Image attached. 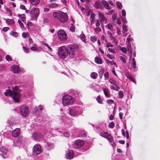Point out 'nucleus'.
<instances>
[{
    "label": "nucleus",
    "mask_w": 160,
    "mask_h": 160,
    "mask_svg": "<svg viewBox=\"0 0 160 160\" xmlns=\"http://www.w3.org/2000/svg\"><path fill=\"white\" fill-rule=\"evenodd\" d=\"M12 90H7L4 92V94L6 96L11 97L13 99L14 102H19L20 101L21 98V95L20 93V90L17 86H12Z\"/></svg>",
    "instance_id": "1"
},
{
    "label": "nucleus",
    "mask_w": 160,
    "mask_h": 160,
    "mask_svg": "<svg viewBox=\"0 0 160 160\" xmlns=\"http://www.w3.org/2000/svg\"><path fill=\"white\" fill-rule=\"evenodd\" d=\"M52 15L55 18L62 23L66 22L68 19L67 13L61 11H58L54 12L52 13Z\"/></svg>",
    "instance_id": "2"
},
{
    "label": "nucleus",
    "mask_w": 160,
    "mask_h": 160,
    "mask_svg": "<svg viewBox=\"0 0 160 160\" xmlns=\"http://www.w3.org/2000/svg\"><path fill=\"white\" fill-rule=\"evenodd\" d=\"M75 101V99L69 95H64L62 98V104L65 106L72 105Z\"/></svg>",
    "instance_id": "3"
},
{
    "label": "nucleus",
    "mask_w": 160,
    "mask_h": 160,
    "mask_svg": "<svg viewBox=\"0 0 160 160\" xmlns=\"http://www.w3.org/2000/svg\"><path fill=\"white\" fill-rule=\"evenodd\" d=\"M68 47L65 46H62L58 49V54L60 58L62 59L66 58L68 56Z\"/></svg>",
    "instance_id": "4"
},
{
    "label": "nucleus",
    "mask_w": 160,
    "mask_h": 160,
    "mask_svg": "<svg viewBox=\"0 0 160 160\" xmlns=\"http://www.w3.org/2000/svg\"><path fill=\"white\" fill-rule=\"evenodd\" d=\"M68 56L70 58L74 57L75 55V49L74 45H69L68 47Z\"/></svg>",
    "instance_id": "5"
},
{
    "label": "nucleus",
    "mask_w": 160,
    "mask_h": 160,
    "mask_svg": "<svg viewBox=\"0 0 160 160\" xmlns=\"http://www.w3.org/2000/svg\"><path fill=\"white\" fill-rule=\"evenodd\" d=\"M58 36L59 39L61 41H65L67 40V33L63 30L61 29L58 31Z\"/></svg>",
    "instance_id": "6"
},
{
    "label": "nucleus",
    "mask_w": 160,
    "mask_h": 160,
    "mask_svg": "<svg viewBox=\"0 0 160 160\" xmlns=\"http://www.w3.org/2000/svg\"><path fill=\"white\" fill-rule=\"evenodd\" d=\"M32 137L35 140H43V136L38 132L35 131L32 134Z\"/></svg>",
    "instance_id": "7"
},
{
    "label": "nucleus",
    "mask_w": 160,
    "mask_h": 160,
    "mask_svg": "<svg viewBox=\"0 0 160 160\" xmlns=\"http://www.w3.org/2000/svg\"><path fill=\"white\" fill-rule=\"evenodd\" d=\"M20 112L21 115L25 117L28 116L29 113L28 107L24 105H22L21 106Z\"/></svg>",
    "instance_id": "8"
},
{
    "label": "nucleus",
    "mask_w": 160,
    "mask_h": 160,
    "mask_svg": "<svg viewBox=\"0 0 160 160\" xmlns=\"http://www.w3.org/2000/svg\"><path fill=\"white\" fill-rule=\"evenodd\" d=\"M99 135L101 136L106 138L110 142H111L112 141V137L107 132L102 131L100 133Z\"/></svg>",
    "instance_id": "9"
},
{
    "label": "nucleus",
    "mask_w": 160,
    "mask_h": 160,
    "mask_svg": "<svg viewBox=\"0 0 160 160\" xmlns=\"http://www.w3.org/2000/svg\"><path fill=\"white\" fill-rule=\"evenodd\" d=\"M83 141L81 140H77L75 141L73 144V147L75 148H78L81 147L84 144Z\"/></svg>",
    "instance_id": "10"
},
{
    "label": "nucleus",
    "mask_w": 160,
    "mask_h": 160,
    "mask_svg": "<svg viewBox=\"0 0 160 160\" xmlns=\"http://www.w3.org/2000/svg\"><path fill=\"white\" fill-rule=\"evenodd\" d=\"M31 17L33 18H35L38 17L39 14V9L34 8L32 9L31 12Z\"/></svg>",
    "instance_id": "11"
},
{
    "label": "nucleus",
    "mask_w": 160,
    "mask_h": 160,
    "mask_svg": "<svg viewBox=\"0 0 160 160\" xmlns=\"http://www.w3.org/2000/svg\"><path fill=\"white\" fill-rule=\"evenodd\" d=\"M33 153L35 155L39 154L41 152L40 146L38 144L35 145L33 148Z\"/></svg>",
    "instance_id": "12"
},
{
    "label": "nucleus",
    "mask_w": 160,
    "mask_h": 160,
    "mask_svg": "<svg viewBox=\"0 0 160 160\" xmlns=\"http://www.w3.org/2000/svg\"><path fill=\"white\" fill-rule=\"evenodd\" d=\"M69 115L72 117H77L80 115V112L77 109L70 108L69 110Z\"/></svg>",
    "instance_id": "13"
},
{
    "label": "nucleus",
    "mask_w": 160,
    "mask_h": 160,
    "mask_svg": "<svg viewBox=\"0 0 160 160\" xmlns=\"http://www.w3.org/2000/svg\"><path fill=\"white\" fill-rule=\"evenodd\" d=\"M8 150L4 147H2L0 149V155L3 158H6L8 156Z\"/></svg>",
    "instance_id": "14"
},
{
    "label": "nucleus",
    "mask_w": 160,
    "mask_h": 160,
    "mask_svg": "<svg viewBox=\"0 0 160 160\" xmlns=\"http://www.w3.org/2000/svg\"><path fill=\"white\" fill-rule=\"evenodd\" d=\"M98 15L100 22L102 24L106 23L107 21L104 14L101 12H99Z\"/></svg>",
    "instance_id": "15"
},
{
    "label": "nucleus",
    "mask_w": 160,
    "mask_h": 160,
    "mask_svg": "<svg viewBox=\"0 0 160 160\" xmlns=\"http://www.w3.org/2000/svg\"><path fill=\"white\" fill-rule=\"evenodd\" d=\"M24 143V141L23 139H18V140L13 142V145L15 147L22 146Z\"/></svg>",
    "instance_id": "16"
},
{
    "label": "nucleus",
    "mask_w": 160,
    "mask_h": 160,
    "mask_svg": "<svg viewBox=\"0 0 160 160\" xmlns=\"http://www.w3.org/2000/svg\"><path fill=\"white\" fill-rule=\"evenodd\" d=\"M11 70L14 73H18L20 72V68L17 65H12L11 68Z\"/></svg>",
    "instance_id": "17"
},
{
    "label": "nucleus",
    "mask_w": 160,
    "mask_h": 160,
    "mask_svg": "<svg viewBox=\"0 0 160 160\" xmlns=\"http://www.w3.org/2000/svg\"><path fill=\"white\" fill-rule=\"evenodd\" d=\"M66 158L68 159H71L74 157V152L72 150H69L67 151L66 154Z\"/></svg>",
    "instance_id": "18"
},
{
    "label": "nucleus",
    "mask_w": 160,
    "mask_h": 160,
    "mask_svg": "<svg viewBox=\"0 0 160 160\" xmlns=\"http://www.w3.org/2000/svg\"><path fill=\"white\" fill-rule=\"evenodd\" d=\"M59 117L60 120V122H61V124L64 125L65 127H67V125L66 124V118L64 114L62 115L61 116H59Z\"/></svg>",
    "instance_id": "19"
},
{
    "label": "nucleus",
    "mask_w": 160,
    "mask_h": 160,
    "mask_svg": "<svg viewBox=\"0 0 160 160\" xmlns=\"http://www.w3.org/2000/svg\"><path fill=\"white\" fill-rule=\"evenodd\" d=\"M20 132V130L19 128H16L12 131V136L14 137H17L19 135Z\"/></svg>",
    "instance_id": "20"
},
{
    "label": "nucleus",
    "mask_w": 160,
    "mask_h": 160,
    "mask_svg": "<svg viewBox=\"0 0 160 160\" xmlns=\"http://www.w3.org/2000/svg\"><path fill=\"white\" fill-rule=\"evenodd\" d=\"M56 132L57 133V134L60 135L61 136H64L66 137H68L69 136V134L68 132H59L58 130L56 131Z\"/></svg>",
    "instance_id": "21"
},
{
    "label": "nucleus",
    "mask_w": 160,
    "mask_h": 160,
    "mask_svg": "<svg viewBox=\"0 0 160 160\" xmlns=\"http://www.w3.org/2000/svg\"><path fill=\"white\" fill-rule=\"evenodd\" d=\"M102 4V5L104 6V8L107 10H109L110 9V7L108 3V2L104 0H102L101 1Z\"/></svg>",
    "instance_id": "22"
},
{
    "label": "nucleus",
    "mask_w": 160,
    "mask_h": 160,
    "mask_svg": "<svg viewBox=\"0 0 160 160\" xmlns=\"http://www.w3.org/2000/svg\"><path fill=\"white\" fill-rule=\"evenodd\" d=\"M40 0H29L30 2L32 4L37 5L39 4Z\"/></svg>",
    "instance_id": "23"
},
{
    "label": "nucleus",
    "mask_w": 160,
    "mask_h": 160,
    "mask_svg": "<svg viewBox=\"0 0 160 160\" xmlns=\"http://www.w3.org/2000/svg\"><path fill=\"white\" fill-rule=\"evenodd\" d=\"M49 7L52 8H55L59 6V5L55 2L52 3L48 4Z\"/></svg>",
    "instance_id": "24"
},
{
    "label": "nucleus",
    "mask_w": 160,
    "mask_h": 160,
    "mask_svg": "<svg viewBox=\"0 0 160 160\" xmlns=\"http://www.w3.org/2000/svg\"><path fill=\"white\" fill-rule=\"evenodd\" d=\"M103 92L105 95L108 98L110 97V92L108 89H105L103 90Z\"/></svg>",
    "instance_id": "25"
},
{
    "label": "nucleus",
    "mask_w": 160,
    "mask_h": 160,
    "mask_svg": "<svg viewBox=\"0 0 160 160\" xmlns=\"http://www.w3.org/2000/svg\"><path fill=\"white\" fill-rule=\"evenodd\" d=\"M126 76L128 78V79H129L131 80V81H132L133 82H135V81H134L133 80V77H132V75L130 74L128 72H127L125 74Z\"/></svg>",
    "instance_id": "26"
},
{
    "label": "nucleus",
    "mask_w": 160,
    "mask_h": 160,
    "mask_svg": "<svg viewBox=\"0 0 160 160\" xmlns=\"http://www.w3.org/2000/svg\"><path fill=\"white\" fill-rule=\"evenodd\" d=\"M79 38H80L81 40L85 43H86V41L85 39L86 37L85 35L84 34H81L79 36Z\"/></svg>",
    "instance_id": "27"
},
{
    "label": "nucleus",
    "mask_w": 160,
    "mask_h": 160,
    "mask_svg": "<svg viewBox=\"0 0 160 160\" xmlns=\"http://www.w3.org/2000/svg\"><path fill=\"white\" fill-rule=\"evenodd\" d=\"M95 62L98 64H101L102 63V59L96 57L95 58Z\"/></svg>",
    "instance_id": "28"
},
{
    "label": "nucleus",
    "mask_w": 160,
    "mask_h": 160,
    "mask_svg": "<svg viewBox=\"0 0 160 160\" xmlns=\"http://www.w3.org/2000/svg\"><path fill=\"white\" fill-rule=\"evenodd\" d=\"M46 146L48 149L50 150L53 147L54 145L52 143L48 142Z\"/></svg>",
    "instance_id": "29"
},
{
    "label": "nucleus",
    "mask_w": 160,
    "mask_h": 160,
    "mask_svg": "<svg viewBox=\"0 0 160 160\" xmlns=\"http://www.w3.org/2000/svg\"><path fill=\"white\" fill-rule=\"evenodd\" d=\"M126 57L125 56H120V59L124 63H125L126 62Z\"/></svg>",
    "instance_id": "30"
},
{
    "label": "nucleus",
    "mask_w": 160,
    "mask_h": 160,
    "mask_svg": "<svg viewBox=\"0 0 160 160\" xmlns=\"http://www.w3.org/2000/svg\"><path fill=\"white\" fill-rule=\"evenodd\" d=\"M18 16L19 18L21 19L22 21L23 22L26 20V17L24 14H18Z\"/></svg>",
    "instance_id": "31"
},
{
    "label": "nucleus",
    "mask_w": 160,
    "mask_h": 160,
    "mask_svg": "<svg viewBox=\"0 0 160 160\" xmlns=\"http://www.w3.org/2000/svg\"><path fill=\"white\" fill-rule=\"evenodd\" d=\"M119 49L121 50L122 52H123L124 54H127V48L125 47H120L119 48Z\"/></svg>",
    "instance_id": "32"
},
{
    "label": "nucleus",
    "mask_w": 160,
    "mask_h": 160,
    "mask_svg": "<svg viewBox=\"0 0 160 160\" xmlns=\"http://www.w3.org/2000/svg\"><path fill=\"white\" fill-rule=\"evenodd\" d=\"M101 6V4L98 1H96L94 5V7L96 8H99Z\"/></svg>",
    "instance_id": "33"
},
{
    "label": "nucleus",
    "mask_w": 160,
    "mask_h": 160,
    "mask_svg": "<svg viewBox=\"0 0 160 160\" xmlns=\"http://www.w3.org/2000/svg\"><path fill=\"white\" fill-rule=\"evenodd\" d=\"M116 5L118 9H121L122 8V3L118 1L116 2Z\"/></svg>",
    "instance_id": "34"
},
{
    "label": "nucleus",
    "mask_w": 160,
    "mask_h": 160,
    "mask_svg": "<svg viewBox=\"0 0 160 160\" xmlns=\"http://www.w3.org/2000/svg\"><path fill=\"white\" fill-rule=\"evenodd\" d=\"M90 40L92 42H94L97 41V38L95 36H91L90 38Z\"/></svg>",
    "instance_id": "35"
},
{
    "label": "nucleus",
    "mask_w": 160,
    "mask_h": 160,
    "mask_svg": "<svg viewBox=\"0 0 160 160\" xmlns=\"http://www.w3.org/2000/svg\"><path fill=\"white\" fill-rule=\"evenodd\" d=\"M131 65L134 71L137 70L138 69L136 67V62H132Z\"/></svg>",
    "instance_id": "36"
},
{
    "label": "nucleus",
    "mask_w": 160,
    "mask_h": 160,
    "mask_svg": "<svg viewBox=\"0 0 160 160\" xmlns=\"http://www.w3.org/2000/svg\"><path fill=\"white\" fill-rule=\"evenodd\" d=\"M98 76L97 74L95 72L92 73L91 74V78L93 79H96Z\"/></svg>",
    "instance_id": "37"
},
{
    "label": "nucleus",
    "mask_w": 160,
    "mask_h": 160,
    "mask_svg": "<svg viewBox=\"0 0 160 160\" xmlns=\"http://www.w3.org/2000/svg\"><path fill=\"white\" fill-rule=\"evenodd\" d=\"M109 82L112 84H113L114 85H116L117 83L115 80L112 79H110L109 80Z\"/></svg>",
    "instance_id": "38"
},
{
    "label": "nucleus",
    "mask_w": 160,
    "mask_h": 160,
    "mask_svg": "<svg viewBox=\"0 0 160 160\" xmlns=\"http://www.w3.org/2000/svg\"><path fill=\"white\" fill-rule=\"evenodd\" d=\"M96 100L98 103L100 104L102 103L103 102L102 100L101 99V97L100 96H98L96 98Z\"/></svg>",
    "instance_id": "39"
},
{
    "label": "nucleus",
    "mask_w": 160,
    "mask_h": 160,
    "mask_svg": "<svg viewBox=\"0 0 160 160\" xmlns=\"http://www.w3.org/2000/svg\"><path fill=\"white\" fill-rule=\"evenodd\" d=\"M10 34L15 37H17L18 36V34L17 32L13 31H12L10 32Z\"/></svg>",
    "instance_id": "40"
},
{
    "label": "nucleus",
    "mask_w": 160,
    "mask_h": 160,
    "mask_svg": "<svg viewBox=\"0 0 160 160\" xmlns=\"http://www.w3.org/2000/svg\"><path fill=\"white\" fill-rule=\"evenodd\" d=\"M30 49L31 50L35 51L37 50L36 45L35 44H33V46L31 47L30 48Z\"/></svg>",
    "instance_id": "41"
},
{
    "label": "nucleus",
    "mask_w": 160,
    "mask_h": 160,
    "mask_svg": "<svg viewBox=\"0 0 160 160\" xmlns=\"http://www.w3.org/2000/svg\"><path fill=\"white\" fill-rule=\"evenodd\" d=\"M6 22L7 23H9L11 24H12L14 23V21L12 19H8L6 20Z\"/></svg>",
    "instance_id": "42"
},
{
    "label": "nucleus",
    "mask_w": 160,
    "mask_h": 160,
    "mask_svg": "<svg viewBox=\"0 0 160 160\" xmlns=\"http://www.w3.org/2000/svg\"><path fill=\"white\" fill-rule=\"evenodd\" d=\"M106 42V43L105 44V45L107 47H113V45L111 43L108 42H107V41Z\"/></svg>",
    "instance_id": "43"
},
{
    "label": "nucleus",
    "mask_w": 160,
    "mask_h": 160,
    "mask_svg": "<svg viewBox=\"0 0 160 160\" xmlns=\"http://www.w3.org/2000/svg\"><path fill=\"white\" fill-rule=\"evenodd\" d=\"M104 77L105 80H107L109 78V73L108 72H106L104 74Z\"/></svg>",
    "instance_id": "44"
},
{
    "label": "nucleus",
    "mask_w": 160,
    "mask_h": 160,
    "mask_svg": "<svg viewBox=\"0 0 160 160\" xmlns=\"http://www.w3.org/2000/svg\"><path fill=\"white\" fill-rule=\"evenodd\" d=\"M6 59L8 61H12V58L9 55H7L5 57Z\"/></svg>",
    "instance_id": "45"
},
{
    "label": "nucleus",
    "mask_w": 160,
    "mask_h": 160,
    "mask_svg": "<svg viewBox=\"0 0 160 160\" xmlns=\"http://www.w3.org/2000/svg\"><path fill=\"white\" fill-rule=\"evenodd\" d=\"M126 44L127 49L132 48H131V44L130 42H126Z\"/></svg>",
    "instance_id": "46"
},
{
    "label": "nucleus",
    "mask_w": 160,
    "mask_h": 160,
    "mask_svg": "<svg viewBox=\"0 0 160 160\" xmlns=\"http://www.w3.org/2000/svg\"><path fill=\"white\" fill-rule=\"evenodd\" d=\"M122 29L123 31H122L124 32H127L128 30L127 26L125 25H124L122 26Z\"/></svg>",
    "instance_id": "47"
},
{
    "label": "nucleus",
    "mask_w": 160,
    "mask_h": 160,
    "mask_svg": "<svg viewBox=\"0 0 160 160\" xmlns=\"http://www.w3.org/2000/svg\"><path fill=\"white\" fill-rule=\"evenodd\" d=\"M119 97L120 98H122L123 97V92L122 91H120L118 93Z\"/></svg>",
    "instance_id": "48"
},
{
    "label": "nucleus",
    "mask_w": 160,
    "mask_h": 160,
    "mask_svg": "<svg viewBox=\"0 0 160 160\" xmlns=\"http://www.w3.org/2000/svg\"><path fill=\"white\" fill-rule=\"evenodd\" d=\"M121 19L122 20V23L125 24L126 23H127V21L126 20V18L125 17H121Z\"/></svg>",
    "instance_id": "49"
},
{
    "label": "nucleus",
    "mask_w": 160,
    "mask_h": 160,
    "mask_svg": "<svg viewBox=\"0 0 160 160\" xmlns=\"http://www.w3.org/2000/svg\"><path fill=\"white\" fill-rule=\"evenodd\" d=\"M104 72V70L103 69H101L100 70V71L99 72V75L100 76V78H102L103 75V73Z\"/></svg>",
    "instance_id": "50"
},
{
    "label": "nucleus",
    "mask_w": 160,
    "mask_h": 160,
    "mask_svg": "<svg viewBox=\"0 0 160 160\" xmlns=\"http://www.w3.org/2000/svg\"><path fill=\"white\" fill-rule=\"evenodd\" d=\"M24 51L26 53H28L29 52V49L24 47H22Z\"/></svg>",
    "instance_id": "51"
},
{
    "label": "nucleus",
    "mask_w": 160,
    "mask_h": 160,
    "mask_svg": "<svg viewBox=\"0 0 160 160\" xmlns=\"http://www.w3.org/2000/svg\"><path fill=\"white\" fill-rule=\"evenodd\" d=\"M114 127V122H112L110 123L108 125V127L111 128H113Z\"/></svg>",
    "instance_id": "52"
},
{
    "label": "nucleus",
    "mask_w": 160,
    "mask_h": 160,
    "mask_svg": "<svg viewBox=\"0 0 160 160\" xmlns=\"http://www.w3.org/2000/svg\"><path fill=\"white\" fill-rule=\"evenodd\" d=\"M105 37L106 36L104 35H103L101 36V40L102 42H103V41H105V42H107V40L105 39Z\"/></svg>",
    "instance_id": "53"
},
{
    "label": "nucleus",
    "mask_w": 160,
    "mask_h": 160,
    "mask_svg": "<svg viewBox=\"0 0 160 160\" xmlns=\"http://www.w3.org/2000/svg\"><path fill=\"white\" fill-rule=\"evenodd\" d=\"M45 46L48 48V50L49 52H51L52 51V48H51V47L48 45V44L47 43H45L44 44Z\"/></svg>",
    "instance_id": "54"
},
{
    "label": "nucleus",
    "mask_w": 160,
    "mask_h": 160,
    "mask_svg": "<svg viewBox=\"0 0 160 160\" xmlns=\"http://www.w3.org/2000/svg\"><path fill=\"white\" fill-rule=\"evenodd\" d=\"M106 62L108 64H109L110 65H115L116 63L115 62H112L111 61H109V60H107L106 61Z\"/></svg>",
    "instance_id": "55"
},
{
    "label": "nucleus",
    "mask_w": 160,
    "mask_h": 160,
    "mask_svg": "<svg viewBox=\"0 0 160 160\" xmlns=\"http://www.w3.org/2000/svg\"><path fill=\"white\" fill-rule=\"evenodd\" d=\"M133 40V39L132 38L129 37H128L127 38L126 42H130L131 41H132Z\"/></svg>",
    "instance_id": "56"
},
{
    "label": "nucleus",
    "mask_w": 160,
    "mask_h": 160,
    "mask_svg": "<svg viewBox=\"0 0 160 160\" xmlns=\"http://www.w3.org/2000/svg\"><path fill=\"white\" fill-rule=\"evenodd\" d=\"M101 31V29L99 28H96L95 29V31L96 33H98Z\"/></svg>",
    "instance_id": "57"
},
{
    "label": "nucleus",
    "mask_w": 160,
    "mask_h": 160,
    "mask_svg": "<svg viewBox=\"0 0 160 160\" xmlns=\"http://www.w3.org/2000/svg\"><path fill=\"white\" fill-rule=\"evenodd\" d=\"M70 30L71 31L73 32H74L75 31V27L74 26L72 25L70 28Z\"/></svg>",
    "instance_id": "58"
},
{
    "label": "nucleus",
    "mask_w": 160,
    "mask_h": 160,
    "mask_svg": "<svg viewBox=\"0 0 160 160\" xmlns=\"http://www.w3.org/2000/svg\"><path fill=\"white\" fill-rule=\"evenodd\" d=\"M121 13L123 17H125L126 15V12L124 10H122Z\"/></svg>",
    "instance_id": "59"
},
{
    "label": "nucleus",
    "mask_w": 160,
    "mask_h": 160,
    "mask_svg": "<svg viewBox=\"0 0 160 160\" xmlns=\"http://www.w3.org/2000/svg\"><path fill=\"white\" fill-rule=\"evenodd\" d=\"M18 22L21 28H23L24 27L23 24L20 20H18Z\"/></svg>",
    "instance_id": "60"
},
{
    "label": "nucleus",
    "mask_w": 160,
    "mask_h": 160,
    "mask_svg": "<svg viewBox=\"0 0 160 160\" xmlns=\"http://www.w3.org/2000/svg\"><path fill=\"white\" fill-rule=\"evenodd\" d=\"M61 2L65 5L66 6L67 2H68V0H61Z\"/></svg>",
    "instance_id": "61"
},
{
    "label": "nucleus",
    "mask_w": 160,
    "mask_h": 160,
    "mask_svg": "<svg viewBox=\"0 0 160 160\" xmlns=\"http://www.w3.org/2000/svg\"><path fill=\"white\" fill-rule=\"evenodd\" d=\"M106 27H107L110 30H112V25L110 24H109L107 26H106Z\"/></svg>",
    "instance_id": "62"
},
{
    "label": "nucleus",
    "mask_w": 160,
    "mask_h": 160,
    "mask_svg": "<svg viewBox=\"0 0 160 160\" xmlns=\"http://www.w3.org/2000/svg\"><path fill=\"white\" fill-rule=\"evenodd\" d=\"M108 51L112 53H114L115 52V50L112 48H109L108 49Z\"/></svg>",
    "instance_id": "63"
},
{
    "label": "nucleus",
    "mask_w": 160,
    "mask_h": 160,
    "mask_svg": "<svg viewBox=\"0 0 160 160\" xmlns=\"http://www.w3.org/2000/svg\"><path fill=\"white\" fill-rule=\"evenodd\" d=\"M107 33L108 34V35L109 37H110L111 38H113L112 37V35L111 32L110 31H108Z\"/></svg>",
    "instance_id": "64"
}]
</instances>
